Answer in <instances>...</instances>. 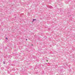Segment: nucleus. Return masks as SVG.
<instances>
[{"label": "nucleus", "mask_w": 75, "mask_h": 75, "mask_svg": "<svg viewBox=\"0 0 75 75\" xmlns=\"http://www.w3.org/2000/svg\"><path fill=\"white\" fill-rule=\"evenodd\" d=\"M35 20H36V19H33V21H34Z\"/></svg>", "instance_id": "2"}, {"label": "nucleus", "mask_w": 75, "mask_h": 75, "mask_svg": "<svg viewBox=\"0 0 75 75\" xmlns=\"http://www.w3.org/2000/svg\"><path fill=\"white\" fill-rule=\"evenodd\" d=\"M6 40H8V38H6Z\"/></svg>", "instance_id": "4"}, {"label": "nucleus", "mask_w": 75, "mask_h": 75, "mask_svg": "<svg viewBox=\"0 0 75 75\" xmlns=\"http://www.w3.org/2000/svg\"><path fill=\"white\" fill-rule=\"evenodd\" d=\"M26 40H27V39H26Z\"/></svg>", "instance_id": "5"}, {"label": "nucleus", "mask_w": 75, "mask_h": 75, "mask_svg": "<svg viewBox=\"0 0 75 75\" xmlns=\"http://www.w3.org/2000/svg\"><path fill=\"white\" fill-rule=\"evenodd\" d=\"M3 63L4 64H5V62H4V61L3 62Z\"/></svg>", "instance_id": "3"}, {"label": "nucleus", "mask_w": 75, "mask_h": 75, "mask_svg": "<svg viewBox=\"0 0 75 75\" xmlns=\"http://www.w3.org/2000/svg\"><path fill=\"white\" fill-rule=\"evenodd\" d=\"M47 61H48V60H47Z\"/></svg>", "instance_id": "6"}, {"label": "nucleus", "mask_w": 75, "mask_h": 75, "mask_svg": "<svg viewBox=\"0 0 75 75\" xmlns=\"http://www.w3.org/2000/svg\"><path fill=\"white\" fill-rule=\"evenodd\" d=\"M48 64H50V63H48Z\"/></svg>", "instance_id": "7"}, {"label": "nucleus", "mask_w": 75, "mask_h": 75, "mask_svg": "<svg viewBox=\"0 0 75 75\" xmlns=\"http://www.w3.org/2000/svg\"><path fill=\"white\" fill-rule=\"evenodd\" d=\"M49 8H52V6H49Z\"/></svg>", "instance_id": "1"}]
</instances>
